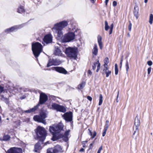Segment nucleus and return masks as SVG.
Masks as SVG:
<instances>
[{
    "label": "nucleus",
    "mask_w": 153,
    "mask_h": 153,
    "mask_svg": "<svg viewBox=\"0 0 153 153\" xmlns=\"http://www.w3.org/2000/svg\"><path fill=\"white\" fill-rule=\"evenodd\" d=\"M64 126L62 123L61 122L57 124L53 125L50 126L49 131L53 135L51 138L52 141H54L62 138H63V140L65 142L68 141V137L70 130L66 131L64 134L63 133H60L63 130Z\"/></svg>",
    "instance_id": "obj_1"
},
{
    "label": "nucleus",
    "mask_w": 153,
    "mask_h": 153,
    "mask_svg": "<svg viewBox=\"0 0 153 153\" xmlns=\"http://www.w3.org/2000/svg\"><path fill=\"white\" fill-rule=\"evenodd\" d=\"M68 25L67 21L64 20L55 24L52 29L57 33L58 37H61L63 36L62 30Z\"/></svg>",
    "instance_id": "obj_2"
},
{
    "label": "nucleus",
    "mask_w": 153,
    "mask_h": 153,
    "mask_svg": "<svg viewBox=\"0 0 153 153\" xmlns=\"http://www.w3.org/2000/svg\"><path fill=\"white\" fill-rule=\"evenodd\" d=\"M37 139L44 141L47 136V131L44 128L40 126H38L34 130Z\"/></svg>",
    "instance_id": "obj_3"
},
{
    "label": "nucleus",
    "mask_w": 153,
    "mask_h": 153,
    "mask_svg": "<svg viewBox=\"0 0 153 153\" xmlns=\"http://www.w3.org/2000/svg\"><path fill=\"white\" fill-rule=\"evenodd\" d=\"M43 46L42 44L38 42L32 43V50L36 58H37L42 51Z\"/></svg>",
    "instance_id": "obj_4"
},
{
    "label": "nucleus",
    "mask_w": 153,
    "mask_h": 153,
    "mask_svg": "<svg viewBox=\"0 0 153 153\" xmlns=\"http://www.w3.org/2000/svg\"><path fill=\"white\" fill-rule=\"evenodd\" d=\"M48 112L47 111L42 110L40 112L39 115H36L33 117V119L36 121L41 123L43 124H46L45 119L47 117Z\"/></svg>",
    "instance_id": "obj_5"
},
{
    "label": "nucleus",
    "mask_w": 153,
    "mask_h": 153,
    "mask_svg": "<svg viewBox=\"0 0 153 153\" xmlns=\"http://www.w3.org/2000/svg\"><path fill=\"white\" fill-rule=\"evenodd\" d=\"M78 49L77 48H73L69 47L66 48L65 53L67 56L76 59L77 57Z\"/></svg>",
    "instance_id": "obj_6"
},
{
    "label": "nucleus",
    "mask_w": 153,
    "mask_h": 153,
    "mask_svg": "<svg viewBox=\"0 0 153 153\" xmlns=\"http://www.w3.org/2000/svg\"><path fill=\"white\" fill-rule=\"evenodd\" d=\"M61 38V41L63 43L71 42L75 39L74 34L71 32H69L65 34L61 37H59Z\"/></svg>",
    "instance_id": "obj_7"
},
{
    "label": "nucleus",
    "mask_w": 153,
    "mask_h": 153,
    "mask_svg": "<svg viewBox=\"0 0 153 153\" xmlns=\"http://www.w3.org/2000/svg\"><path fill=\"white\" fill-rule=\"evenodd\" d=\"M51 106L52 109L56 110L57 111L65 113L66 111V109L64 106L56 103H53Z\"/></svg>",
    "instance_id": "obj_8"
},
{
    "label": "nucleus",
    "mask_w": 153,
    "mask_h": 153,
    "mask_svg": "<svg viewBox=\"0 0 153 153\" xmlns=\"http://www.w3.org/2000/svg\"><path fill=\"white\" fill-rule=\"evenodd\" d=\"M73 114L71 111H69L64 114L62 116V117L65 120L66 122H70L71 124L73 123Z\"/></svg>",
    "instance_id": "obj_9"
},
{
    "label": "nucleus",
    "mask_w": 153,
    "mask_h": 153,
    "mask_svg": "<svg viewBox=\"0 0 153 153\" xmlns=\"http://www.w3.org/2000/svg\"><path fill=\"white\" fill-rule=\"evenodd\" d=\"M62 149L61 147L59 145H57L53 148H49L47 150V153H59L61 152Z\"/></svg>",
    "instance_id": "obj_10"
},
{
    "label": "nucleus",
    "mask_w": 153,
    "mask_h": 153,
    "mask_svg": "<svg viewBox=\"0 0 153 153\" xmlns=\"http://www.w3.org/2000/svg\"><path fill=\"white\" fill-rule=\"evenodd\" d=\"M48 100V96L44 93H42L40 94L39 101L36 105L39 108L40 105H42L45 103Z\"/></svg>",
    "instance_id": "obj_11"
},
{
    "label": "nucleus",
    "mask_w": 153,
    "mask_h": 153,
    "mask_svg": "<svg viewBox=\"0 0 153 153\" xmlns=\"http://www.w3.org/2000/svg\"><path fill=\"white\" fill-rule=\"evenodd\" d=\"M61 63V61L56 59H50L47 64V67H49L52 65H58Z\"/></svg>",
    "instance_id": "obj_12"
},
{
    "label": "nucleus",
    "mask_w": 153,
    "mask_h": 153,
    "mask_svg": "<svg viewBox=\"0 0 153 153\" xmlns=\"http://www.w3.org/2000/svg\"><path fill=\"white\" fill-rule=\"evenodd\" d=\"M24 25V24H23L19 25L14 26L10 28L5 29L4 30V32L7 33H8L23 27Z\"/></svg>",
    "instance_id": "obj_13"
},
{
    "label": "nucleus",
    "mask_w": 153,
    "mask_h": 153,
    "mask_svg": "<svg viewBox=\"0 0 153 153\" xmlns=\"http://www.w3.org/2000/svg\"><path fill=\"white\" fill-rule=\"evenodd\" d=\"M134 124L135 126V130L134 131V133L133 134V136L135 134H138L139 132L138 128L140 124V121L137 115L135 118Z\"/></svg>",
    "instance_id": "obj_14"
},
{
    "label": "nucleus",
    "mask_w": 153,
    "mask_h": 153,
    "mask_svg": "<svg viewBox=\"0 0 153 153\" xmlns=\"http://www.w3.org/2000/svg\"><path fill=\"white\" fill-rule=\"evenodd\" d=\"M42 43L45 45V43L47 44L51 43L52 41V36L51 34H48L45 36L42 39Z\"/></svg>",
    "instance_id": "obj_15"
},
{
    "label": "nucleus",
    "mask_w": 153,
    "mask_h": 153,
    "mask_svg": "<svg viewBox=\"0 0 153 153\" xmlns=\"http://www.w3.org/2000/svg\"><path fill=\"white\" fill-rule=\"evenodd\" d=\"M7 153H23L22 148H20L12 147L8 149Z\"/></svg>",
    "instance_id": "obj_16"
},
{
    "label": "nucleus",
    "mask_w": 153,
    "mask_h": 153,
    "mask_svg": "<svg viewBox=\"0 0 153 153\" xmlns=\"http://www.w3.org/2000/svg\"><path fill=\"white\" fill-rule=\"evenodd\" d=\"M52 69L53 70H55L56 71L64 74H67L68 72L63 68L60 67H54L52 68Z\"/></svg>",
    "instance_id": "obj_17"
},
{
    "label": "nucleus",
    "mask_w": 153,
    "mask_h": 153,
    "mask_svg": "<svg viewBox=\"0 0 153 153\" xmlns=\"http://www.w3.org/2000/svg\"><path fill=\"white\" fill-rule=\"evenodd\" d=\"M135 6L134 8L133 13L134 16L137 19L139 17V7L136 3H135Z\"/></svg>",
    "instance_id": "obj_18"
},
{
    "label": "nucleus",
    "mask_w": 153,
    "mask_h": 153,
    "mask_svg": "<svg viewBox=\"0 0 153 153\" xmlns=\"http://www.w3.org/2000/svg\"><path fill=\"white\" fill-rule=\"evenodd\" d=\"M44 141L41 140H39L38 142L35 144L34 146V151L35 152H37L40 147L41 144H43Z\"/></svg>",
    "instance_id": "obj_19"
},
{
    "label": "nucleus",
    "mask_w": 153,
    "mask_h": 153,
    "mask_svg": "<svg viewBox=\"0 0 153 153\" xmlns=\"http://www.w3.org/2000/svg\"><path fill=\"white\" fill-rule=\"evenodd\" d=\"M62 52L59 47H55L54 54L55 56H60L62 54Z\"/></svg>",
    "instance_id": "obj_20"
},
{
    "label": "nucleus",
    "mask_w": 153,
    "mask_h": 153,
    "mask_svg": "<svg viewBox=\"0 0 153 153\" xmlns=\"http://www.w3.org/2000/svg\"><path fill=\"white\" fill-rule=\"evenodd\" d=\"M72 30L73 32L72 33L74 34V37L75 36H79L80 35L81 30L80 29L77 28H73L72 29Z\"/></svg>",
    "instance_id": "obj_21"
},
{
    "label": "nucleus",
    "mask_w": 153,
    "mask_h": 153,
    "mask_svg": "<svg viewBox=\"0 0 153 153\" xmlns=\"http://www.w3.org/2000/svg\"><path fill=\"white\" fill-rule=\"evenodd\" d=\"M38 108V106L36 105L34 106L33 108L24 111H22V112L23 113L24 112L26 113H30L31 112L35 111Z\"/></svg>",
    "instance_id": "obj_22"
},
{
    "label": "nucleus",
    "mask_w": 153,
    "mask_h": 153,
    "mask_svg": "<svg viewBox=\"0 0 153 153\" xmlns=\"http://www.w3.org/2000/svg\"><path fill=\"white\" fill-rule=\"evenodd\" d=\"M17 12L21 14L25 13V10L24 6L21 5L19 6L17 9Z\"/></svg>",
    "instance_id": "obj_23"
},
{
    "label": "nucleus",
    "mask_w": 153,
    "mask_h": 153,
    "mask_svg": "<svg viewBox=\"0 0 153 153\" xmlns=\"http://www.w3.org/2000/svg\"><path fill=\"white\" fill-rule=\"evenodd\" d=\"M98 52V49L97 44H95L93 48V49L92 50V54L95 56H97V54Z\"/></svg>",
    "instance_id": "obj_24"
},
{
    "label": "nucleus",
    "mask_w": 153,
    "mask_h": 153,
    "mask_svg": "<svg viewBox=\"0 0 153 153\" xmlns=\"http://www.w3.org/2000/svg\"><path fill=\"white\" fill-rule=\"evenodd\" d=\"M102 39V37L100 36L99 35L97 37V41L100 47V48L101 50L102 49L103 47Z\"/></svg>",
    "instance_id": "obj_25"
},
{
    "label": "nucleus",
    "mask_w": 153,
    "mask_h": 153,
    "mask_svg": "<svg viewBox=\"0 0 153 153\" xmlns=\"http://www.w3.org/2000/svg\"><path fill=\"white\" fill-rule=\"evenodd\" d=\"M88 134L90 136H91V138L92 139L94 138L96 135L97 133L95 131H94L93 134V132H92L89 128L88 129Z\"/></svg>",
    "instance_id": "obj_26"
},
{
    "label": "nucleus",
    "mask_w": 153,
    "mask_h": 153,
    "mask_svg": "<svg viewBox=\"0 0 153 153\" xmlns=\"http://www.w3.org/2000/svg\"><path fill=\"white\" fill-rule=\"evenodd\" d=\"M10 135L7 134H4L1 140L4 141H7L10 140Z\"/></svg>",
    "instance_id": "obj_27"
},
{
    "label": "nucleus",
    "mask_w": 153,
    "mask_h": 153,
    "mask_svg": "<svg viewBox=\"0 0 153 153\" xmlns=\"http://www.w3.org/2000/svg\"><path fill=\"white\" fill-rule=\"evenodd\" d=\"M1 99L2 101L5 102L7 104L9 103V101L8 99L5 97L3 95H1Z\"/></svg>",
    "instance_id": "obj_28"
},
{
    "label": "nucleus",
    "mask_w": 153,
    "mask_h": 153,
    "mask_svg": "<svg viewBox=\"0 0 153 153\" xmlns=\"http://www.w3.org/2000/svg\"><path fill=\"white\" fill-rule=\"evenodd\" d=\"M85 82H82L80 84L78 85L77 89L79 90L82 89L85 87Z\"/></svg>",
    "instance_id": "obj_29"
},
{
    "label": "nucleus",
    "mask_w": 153,
    "mask_h": 153,
    "mask_svg": "<svg viewBox=\"0 0 153 153\" xmlns=\"http://www.w3.org/2000/svg\"><path fill=\"white\" fill-rule=\"evenodd\" d=\"M102 98L103 97L102 95V94H100L99 97V101L98 103L99 105H102L103 101Z\"/></svg>",
    "instance_id": "obj_30"
},
{
    "label": "nucleus",
    "mask_w": 153,
    "mask_h": 153,
    "mask_svg": "<svg viewBox=\"0 0 153 153\" xmlns=\"http://www.w3.org/2000/svg\"><path fill=\"white\" fill-rule=\"evenodd\" d=\"M110 28V27L108 25V22L105 21V30H108Z\"/></svg>",
    "instance_id": "obj_31"
},
{
    "label": "nucleus",
    "mask_w": 153,
    "mask_h": 153,
    "mask_svg": "<svg viewBox=\"0 0 153 153\" xmlns=\"http://www.w3.org/2000/svg\"><path fill=\"white\" fill-rule=\"evenodd\" d=\"M115 74L117 75L118 74V65L116 63L115 64Z\"/></svg>",
    "instance_id": "obj_32"
},
{
    "label": "nucleus",
    "mask_w": 153,
    "mask_h": 153,
    "mask_svg": "<svg viewBox=\"0 0 153 153\" xmlns=\"http://www.w3.org/2000/svg\"><path fill=\"white\" fill-rule=\"evenodd\" d=\"M126 73H127L128 72V70L129 69V64H128V62L127 59L126 60Z\"/></svg>",
    "instance_id": "obj_33"
},
{
    "label": "nucleus",
    "mask_w": 153,
    "mask_h": 153,
    "mask_svg": "<svg viewBox=\"0 0 153 153\" xmlns=\"http://www.w3.org/2000/svg\"><path fill=\"white\" fill-rule=\"evenodd\" d=\"M153 20V15L152 14H151L150 15L149 23L150 24L152 23Z\"/></svg>",
    "instance_id": "obj_34"
},
{
    "label": "nucleus",
    "mask_w": 153,
    "mask_h": 153,
    "mask_svg": "<svg viewBox=\"0 0 153 153\" xmlns=\"http://www.w3.org/2000/svg\"><path fill=\"white\" fill-rule=\"evenodd\" d=\"M109 121L108 120H107L106 121L105 124L104 126V129H107L109 126Z\"/></svg>",
    "instance_id": "obj_35"
},
{
    "label": "nucleus",
    "mask_w": 153,
    "mask_h": 153,
    "mask_svg": "<svg viewBox=\"0 0 153 153\" xmlns=\"http://www.w3.org/2000/svg\"><path fill=\"white\" fill-rule=\"evenodd\" d=\"M104 72H105V74H106V77H108L111 74V71H104Z\"/></svg>",
    "instance_id": "obj_36"
},
{
    "label": "nucleus",
    "mask_w": 153,
    "mask_h": 153,
    "mask_svg": "<svg viewBox=\"0 0 153 153\" xmlns=\"http://www.w3.org/2000/svg\"><path fill=\"white\" fill-rule=\"evenodd\" d=\"M97 63H98V62H97V61L96 62H94V63L93 65H92V69L93 70H94L96 68L97 65Z\"/></svg>",
    "instance_id": "obj_37"
},
{
    "label": "nucleus",
    "mask_w": 153,
    "mask_h": 153,
    "mask_svg": "<svg viewBox=\"0 0 153 153\" xmlns=\"http://www.w3.org/2000/svg\"><path fill=\"white\" fill-rule=\"evenodd\" d=\"M19 89L20 90L23 91L24 92H25L29 91V89L27 88H20Z\"/></svg>",
    "instance_id": "obj_38"
},
{
    "label": "nucleus",
    "mask_w": 153,
    "mask_h": 153,
    "mask_svg": "<svg viewBox=\"0 0 153 153\" xmlns=\"http://www.w3.org/2000/svg\"><path fill=\"white\" fill-rule=\"evenodd\" d=\"M132 24L130 21H129V24L128 25V28L129 30L130 31L131 30Z\"/></svg>",
    "instance_id": "obj_39"
},
{
    "label": "nucleus",
    "mask_w": 153,
    "mask_h": 153,
    "mask_svg": "<svg viewBox=\"0 0 153 153\" xmlns=\"http://www.w3.org/2000/svg\"><path fill=\"white\" fill-rule=\"evenodd\" d=\"M104 63L108 64L109 62V59L108 58H105L104 60Z\"/></svg>",
    "instance_id": "obj_40"
},
{
    "label": "nucleus",
    "mask_w": 153,
    "mask_h": 153,
    "mask_svg": "<svg viewBox=\"0 0 153 153\" xmlns=\"http://www.w3.org/2000/svg\"><path fill=\"white\" fill-rule=\"evenodd\" d=\"M4 88L0 85V93H2L4 91Z\"/></svg>",
    "instance_id": "obj_41"
},
{
    "label": "nucleus",
    "mask_w": 153,
    "mask_h": 153,
    "mask_svg": "<svg viewBox=\"0 0 153 153\" xmlns=\"http://www.w3.org/2000/svg\"><path fill=\"white\" fill-rule=\"evenodd\" d=\"M123 61V57H122L120 61V68H122Z\"/></svg>",
    "instance_id": "obj_42"
},
{
    "label": "nucleus",
    "mask_w": 153,
    "mask_h": 153,
    "mask_svg": "<svg viewBox=\"0 0 153 153\" xmlns=\"http://www.w3.org/2000/svg\"><path fill=\"white\" fill-rule=\"evenodd\" d=\"M147 64L149 66H151L152 64V62L151 61L149 60L147 62Z\"/></svg>",
    "instance_id": "obj_43"
},
{
    "label": "nucleus",
    "mask_w": 153,
    "mask_h": 153,
    "mask_svg": "<svg viewBox=\"0 0 153 153\" xmlns=\"http://www.w3.org/2000/svg\"><path fill=\"white\" fill-rule=\"evenodd\" d=\"M107 130V129H106L104 128V130H103V132L102 134V136L103 137H104L105 135Z\"/></svg>",
    "instance_id": "obj_44"
},
{
    "label": "nucleus",
    "mask_w": 153,
    "mask_h": 153,
    "mask_svg": "<svg viewBox=\"0 0 153 153\" xmlns=\"http://www.w3.org/2000/svg\"><path fill=\"white\" fill-rule=\"evenodd\" d=\"M97 68L100 69V63L99 62V61H97Z\"/></svg>",
    "instance_id": "obj_45"
},
{
    "label": "nucleus",
    "mask_w": 153,
    "mask_h": 153,
    "mask_svg": "<svg viewBox=\"0 0 153 153\" xmlns=\"http://www.w3.org/2000/svg\"><path fill=\"white\" fill-rule=\"evenodd\" d=\"M151 67H149L147 69V72L148 74H150V73L151 71Z\"/></svg>",
    "instance_id": "obj_46"
},
{
    "label": "nucleus",
    "mask_w": 153,
    "mask_h": 153,
    "mask_svg": "<svg viewBox=\"0 0 153 153\" xmlns=\"http://www.w3.org/2000/svg\"><path fill=\"white\" fill-rule=\"evenodd\" d=\"M102 149V146H101L99 149L97 153H100Z\"/></svg>",
    "instance_id": "obj_47"
},
{
    "label": "nucleus",
    "mask_w": 153,
    "mask_h": 153,
    "mask_svg": "<svg viewBox=\"0 0 153 153\" xmlns=\"http://www.w3.org/2000/svg\"><path fill=\"white\" fill-rule=\"evenodd\" d=\"M87 98L88 100H89L90 101H91L92 100V98L90 96H87Z\"/></svg>",
    "instance_id": "obj_48"
},
{
    "label": "nucleus",
    "mask_w": 153,
    "mask_h": 153,
    "mask_svg": "<svg viewBox=\"0 0 153 153\" xmlns=\"http://www.w3.org/2000/svg\"><path fill=\"white\" fill-rule=\"evenodd\" d=\"M117 5V2L116 1H114L113 2V6L115 7Z\"/></svg>",
    "instance_id": "obj_49"
},
{
    "label": "nucleus",
    "mask_w": 153,
    "mask_h": 153,
    "mask_svg": "<svg viewBox=\"0 0 153 153\" xmlns=\"http://www.w3.org/2000/svg\"><path fill=\"white\" fill-rule=\"evenodd\" d=\"M26 96H25V95H24L22 97H20V99L21 100L24 99H25L26 98Z\"/></svg>",
    "instance_id": "obj_50"
},
{
    "label": "nucleus",
    "mask_w": 153,
    "mask_h": 153,
    "mask_svg": "<svg viewBox=\"0 0 153 153\" xmlns=\"http://www.w3.org/2000/svg\"><path fill=\"white\" fill-rule=\"evenodd\" d=\"M114 27V24L113 23H112L110 25V29L113 30Z\"/></svg>",
    "instance_id": "obj_51"
},
{
    "label": "nucleus",
    "mask_w": 153,
    "mask_h": 153,
    "mask_svg": "<svg viewBox=\"0 0 153 153\" xmlns=\"http://www.w3.org/2000/svg\"><path fill=\"white\" fill-rule=\"evenodd\" d=\"M108 68L107 67H105V68L103 70V71H108Z\"/></svg>",
    "instance_id": "obj_52"
},
{
    "label": "nucleus",
    "mask_w": 153,
    "mask_h": 153,
    "mask_svg": "<svg viewBox=\"0 0 153 153\" xmlns=\"http://www.w3.org/2000/svg\"><path fill=\"white\" fill-rule=\"evenodd\" d=\"M88 73L89 74L91 75L92 74V72L90 70H89L88 71Z\"/></svg>",
    "instance_id": "obj_53"
},
{
    "label": "nucleus",
    "mask_w": 153,
    "mask_h": 153,
    "mask_svg": "<svg viewBox=\"0 0 153 153\" xmlns=\"http://www.w3.org/2000/svg\"><path fill=\"white\" fill-rule=\"evenodd\" d=\"M85 151L84 149L83 148H81L79 150L80 152H84Z\"/></svg>",
    "instance_id": "obj_54"
},
{
    "label": "nucleus",
    "mask_w": 153,
    "mask_h": 153,
    "mask_svg": "<svg viewBox=\"0 0 153 153\" xmlns=\"http://www.w3.org/2000/svg\"><path fill=\"white\" fill-rule=\"evenodd\" d=\"M88 142V141L87 140H86L85 141H82V144H85V143H86Z\"/></svg>",
    "instance_id": "obj_55"
},
{
    "label": "nucleus",
    "mask_w": 153,
    "mask_h": 153,
    "mask_svg": "<svg viewBox=\"0 0 153 153\" xmlns=\"http://www.w3.org/2000/svg\"><path fill=\"white\" fill-rule=\"evenodd\" d=\"M119 91H118V94H117V99H116V102H118V95H119Z\"/></svg>",
    "instance_id": "obj_56"
},
{
    "label": "nucleus",
    "mask_w": 153,
    "mask_h": 153,
    "mask_svg": "<svg viewBox=\"0 0 153 153\" xmlns=\"http://www.w3.org/2000/svg\"><path fill=\"white\" fill-rule=\"evenodd\" d=\"M109 0H105V3L106 6H107V5L108 3V2Z\"/></svg>",
    "instance_id": "obj_57"
},
{
    "label": "nucleus",
    "mask_w": 153,
    "mask_h": 153,
    "mask_svg": "<svg viewBox=\"0 0 153 153\" xmlns=\"http://www.w3.org/2000/svg\"><path fill=\"white\" fill-rule=\"evenodd\" d=\"M108 64L104 63V64L103 66H104V67H105H105H107Z\"/></svg>",
    "instance_id": "obj_58"
},
{
    "label": "nucleus",
    "mask_w": 153,
    "mask_h": 153,
    "mask_svg": "<svg viewBox=\"0 0 153 153\" xmlns=\"http://www.w3.org/2000/svg\"><path fill=\"white\" fill-rule=\"evenodd\" d=\"M112 30H113L110 29V30L109 32V34H111L112 33Z\"/></svg>",
    "instance_id": "obj_59"
},
{
    "label": "nucleus",
    "mask_w": 153,
    "mask_h": 153,
    "mask_svg": "<svg viewBox=\"0 0 153 153\" xmlns=\"http://www.w3.org/2000/svg\"><path fill=\"white\" fill-rule=\"evenodd\" d=\"M94 141L93 142V143H91V144H90V146H93V143H94Z\"/></svg>",
    "instance_id": "obj_60"
},
{
    "label": "nucleus",
    "mask_w": 153,
    "mask_h": 153,
    "mask_svg": "<svg viewBox=\"0 0 153 153\" xmlns=\"http://www.w3.org/2000/svg\"><path fill=\"white\" fill-rule=\"evenodd\" d=\"M90 0L92 3H94V0Z\"/></svg>",
    "instance_id": "obj_61"
},
{
    "label": "nucleus",
    "mask_w": 153,
    "mask_h": 153,
    "mask_svg": "<svg viewBox=\"0 0 153 153\" xmlns=\"http://www.w3.org/2000/svg\"><path fill=\"white\" fill-rule=\"evenodd\" d=\"M82 146L83 147H85L86 146V145L85 144H83Z\"/></svg>",
    "instance_id": "obj_62"
},
{
    "label": "nucleus",
    "mask_w": 153,
    "mask_h": 153,
    "mask_svg": "<svg viewBox=\"0 0 153 153\" xmlns=\"http://www.w3.org/2000/svg\"><path fill=\"white\" fill-rule=\"evenodd\" d=\"M148 1V0H144V2L145 3H146Z\"/></svg>",
    "instance_id": "obj_63"
},
{
    "label": "nucleus",
    "mask_w": 153,
    "mask_h": 153,
    "mask_svg": "<svg viewBox=\"0 0 153 153\" xmlns=\"http://www.w3.org/2000/svg\"><path fill=\"white\" fill-rule=\"evenodd\" d=\"M127 35H128V37H130V33H128Z\"/></svg>",
    "instance_id": "obj_64"
}]
</instances>
